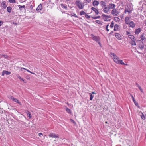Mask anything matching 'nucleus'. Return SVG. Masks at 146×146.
<instances>
[{
  "mask_svg": "<svg viewBox=\"0 0 146 146\" xmlns=\"http://www.w3.org/2000/svg\"><path fill=\"white\" fill-rule=\"evenodd\" d=\"M17 77L19 79H20L21 78V77L20 76H19V75H18V76H17Z\"/></svg>",
  "mask_w": 146,
  "mask_h": 146,
  "instance_id": "53",
  "label": "nucleus"
},
{
  "mask_svg": "<svg viewBox=\"0 0 146 146\" xmlns=\"http://www.w3.org/2000/svg\"><path fill=\"white\" fill-rule=\"evenodd\" d=\"M114 26V22L113 21H112L111 22V24L110 25V27L111 28H113Z\"/></svg>",
  "mask_w": 146,
  "mask_h": 146,
  "instance_id": "39",
  "label": "nucleus"
},
{
  "mask_svg": "<svg viewBox=\"0 0 146 146\" xmlns=\"http://www.w3.org/2000/svg\"><path fill=\"white\" fill-rule=\"evenodd\" d=\"M92 94H96V93H95L94 92H92Z\"/></svg>",
  "mask_w": 146,
  "mask_h": 146,
  "instance_id": "56",
  "label": "nucleus"
},
{
  "mask_svg": "<svg viewBox=\"0 0 146 146\" xmlns=\"http://www.w3.org/2000/svg\"><path fill=\"white\" fill-rule=\"evenodd\" d=\"M129 25V27H131L133 28H134L135 27V24L133 21H131L128 24Z\"/></svg>",
  "mask_w": 146,
  "mask_h": 146,
  "instance_id": "9",
  "label": "nucleus"
},
{
  "mask_svg": "<svg viewBox=\"0 0 146 146\" xmlns=\"http://www.w3.org/2000/svg\"><path fill=\"white\" fill-rule=\"evenodd\" d=\"M136 40H133H133H132V41L131 42H130V43L132 45H136V43L135 42V41Z\"/></svg>",
  "mask_w": 146,
  "mask_h": 146,
  "instance_id": "25",
  "label": "nucleus"
},
{
  "mask_svg": "<svg viewBox=\"0 0 146 146\" xmlns=\"http://www.w3.org/2000/svg\"><path fill=\"white\" fill-rule=\"evenodd\" d=\"M21 7H22V8H23L24 9V10H25V5H23V6H21Z\"/></svg>",
  "mask_w": 146,
  "mask_h": 146,
  "instance_id": "52",
  "label": "nucleus"
},
{
  "mask_svg": "<svg viewBox=\"0 0 146 146\" xmlns=\"http://www.w3.org/2000/svg\"><path fill=\"white\" fill-rule=\"evenodd\" d=\"M75 4L78 8L80 9H83L84 5L83 3L79 1H76L75 2Z\"/></svg>",
  "mask_w": 146,
  "mask_h": 146,
  "instance_id": "1",
  "label": "nucleus"
},
{
  "mask_svg": "<svg viewBox=\"0 0 146 146\" xmlns=\"http://www.w3.org/2000/svg\"><path fill=\"white\" fill-rule=\"evenodd\" d=\"M9 98L11 100H12L13 101L15 102H17L20 105H21V103L20 102H19V100H18L17 99L14 98L13 96H11Z\"/></svg>",
  "mask_w": 146,
  "mask_h": 146,
  "instance_id": "6",
  "label": "nucleus"
},
{
  "mask_svg": "<svg viewBox=\"0 0 146 146\" xmlns=\"http://www.w3.org/2000/svg\"><path fill=\"white\" fill-rule=\"evenodd\" d=\"M11 72H10L4 70L3 71L2 75L4 76V74H6L7 75H8L11 74Z\"/></svg>",
  "mask_w": 146,
  "mask_h": 146,
  "instance_id": "12",
  "label": "nucleus"
},
{
  "mask_svg": "<svg viewBox=\"0 0 146 146\" xmlns=\"http://www.w3.org/2000/svg\"><path fill=\"white\" fill-rule=\"evenodd\" d=\"M119 26L117 24H115L114 26V31H119Z\"/></svg>",
  "mask_w": 146,
  "mask_h": 146,
  "instance_id": "17",
  "label": "nucleus"
},
{
  "mask_svg": "<svg viewBox=\"0 0 146 146\" xmlns=\"http://www.w3.org/2000/svg\"><path fill=\"white\" fill-rule=\"evenodd\" d=\"M141 39L143 41V40L145 39V38L144 37V35H142L141 36Z\"/></svg>",
  "mask_w": 146,
  "mask_h": 146,
  "instance_id": "38",
  "label": "nucleus"
},
{
  "mask_svg": "<svg viewBox=\"0 0 146 146\" xmlns=\"http://www.w3.org/2000/svg\"><path fill=\"white\" fill-rule=\"evenodd\" d=\"M130 96H131V97H132V98H134L133 96L132 95V94H130Z\"/></svg>",
  "mask_w": 146,
  "mask_h": 146,
  "instance_id": "54",
  "label": "nucleus"
},
{
  "mask_svg": "<svg viewBox=\"0 0 146 146\" xmlns=\"http://www.w3.org/2000/svg\"><path fill=\"white\" fill-rule=\"evenodd\" d=\"M130 17H129L127 16L125 17V21L126 24L128 25L129 24V23L130 22Z\"/></svg>",
  "mask_w": 146,
  "mask_h": 146,
  "instance_id": "7",
  "label": "nucleus"
},
{
  "mask_svg": "<svg viewBox=\"0 0 146 146\" xmlns=\"http://www.w3.org/2000/svg\"><path fill=\"white\" fill-rule=\"evenodd\" d=\"M110 56H111V57L112 58L113 57H115L116 56H117L115 55V54L114 53H110Z\"/></svg>",
  "mask_w": 146,
  "mask_h": 146,
  "instance_id": "29",
  "label": "nucleus"
},
{
  "mask_svg": "<svg viewBox=\"0 0 146 146\" xmlns=\"http://www.w3.org/2000/svg\"><path fill=\"white\" fill-rule=\"evenodd\" d=\"M92 10L94 11L96 15H98L99 14V11L97 9L94 7H92Z\"/></svg>",
  "mask_w": 146,
  "mask_h": 146,
  "instance_id": "15",
  "label": "nucleus"
},
{
  "mask_svg": "<svg viewBox=\"0 0 146 146\" xmlns=\"http://www.w3.org/2000/svg\"><path fill=\"white\" fill-rule=\"evenodd\" d=\"M132 99L133 100L134 103V104L136 106H137V107L139 108V105L138 102L136 101L135 100V99L134 98H132Z\"/></svg>",
  "mask_w": 146,
  "mask_h": 146,
  "instance_id": "19",
  "label": "nucleus"
},
{
  "mask_svg": "<svg viewBox=\"0 0 146 146\" xmlns=\"http://www.w3.org/2000/svg\"><path fill=\"white\" fill-rule=\"evenodd\" d=\"M22 69H25L27 71H28V72H29L30 73H31H31H33V72H31L29 70H28V69H25V68H21V70Z\"/></svg>",
  "mask_w": 146,
  "mask_h": 146,
  "instance_id": "37",
  "label": "nucleus"
},
{
  "mask_svg": "<svg viewBox=\"0 0 146 146\" xmlns=\"http://www.w3.org/2000/svg\"><path fill=\"white\" fill-rule=\"evenodd\" d=\"M102 16L103 17V19L105 21H106V20L110 18L111 17L110 16L106 15L105 14L102 15Z\"/></svg>",
  "mask_w": 146,
  "mask_h": 146,
  "instance_id": "11",
  "label": "nucleus"
},
{
  "mask_svg": "<svg viewBox=\"0 0 146 146\" xmlns=\"http://www.w3.org/2000/svg\"><path fill=\"white\" fill-rule=\"evenodd\" d=\"M109 10L110 9L108 7H105L104 9V11L105 13H107L109 11Z\"/></svg>",
  "mask_w": 146,
  "mask_h": 146,
  "instance_id": "24",
  "label": "nucleus"
},
{
  "mask_svg": "<svg viewBox=\"0 0 146 146\" xmlns=\"http://www.w3.org/2000/svg\"><path fill=\"white\" fill-rule=\"evenodd\" d=\"M89 94L90 95V100L91 101L92 100L94 96H93L91 93H89Z\"/></svg>",
  "mask_w": 146,
  "mask_h": 146,
  "instance_id": "30",
  "label": "nucleus"
},
{
  "mask_svg": "<svg viewBox=\"0 0 146 146\" xmlns=\"http://www.w3.org/2000/svg\"><path fill=\"white\" fill-rule=\"evenodd\" d=\"M118 64H120L121 65H123L124 64H125V63H124L123 62L122 60H119V63H118Z\"/></svg>",
  "mask_w": 146,
  "mask_h": 146,
  "instance_id": "32",
  "label": "nucleus"
},
{
  "mask_svg": "<svg viewBox=\"0 0 146 146\" xmlns=\"http://www.w3.org/2000/svg\"><path fill=\"white\" fill-rule=\"evenodd\" d=\"M66 112L70 114H71V110L70 109L68 108L67 107H66Z\"/></svg>",
  "mask_w": 146,
  "mask_h": 146,
  "instance_id": "28",
  "label": "nucleus"
},
{
  "mask_svg": "<svg viewBox=\"0 0 146 146\" xmlns=\"http://www.w3.org/2000/svg\"><path fill=\"white\" fill-rule=\"evenodd\" d=\"M130 34V32L128 31H126V34L127 35H128Z\"/></svg>",
  "mask_w": 146,
  "mask_h": 146,
  "instance_id": "47",
  "label": "nucleus"
},
{
  "mask_svg": "<svg viewBox=\"0 0 146 146\" xmlns=\"http://www.w3.org/2000/svg\"><path fill=\"white\" fill-rule=\"evenodd\" d=\"M25 113L28 115V117L29 118H31L32 117V116L31 114V113L29 111L27 110L25 111Z\"/></svg>",
  "mask_w": 146,
  "mask_h": 146,
  "instance_id": "20",
  "label": "nucleus"
},
{
  "mask_svg": "<svg viewBox=\"0 0 146 146\" xmlns=\"http://www.w3.org/2000/svg\"><path fill=\"white\" fill-rule=\"evenodd\" d=\"M139 89H140V91L142 92H143V89L141 88V87H140L139 88Z\"/></svg>",
  "mask_w": 146,
  "mask_h": 146,
  "instance_id": "50",
  "label": "nucleus"
},
{
  "mask_svg": "<svg viewBox=\"0 0 146 146\" xmlns=\"http://www.w3.org/2000/svg\"><path fill=\"white\" fill-rule=\"evenodd\" d=\"M91 36L92 37V39L96 42L100 41V38L98 36H95L93 34L91 35Z\"/></svg>",
  "mask_w": 146,
  "mask_h": 146,
  "instance_id": "3",
  "label": "nucleus"
},
{
  "mask_svg": "<svg viewBox=\"0 0 146 146\" xmlns=\"http://www.w3.org/2000/svg\"><path fill=\"white\" fill-rule=\"evenodd\" d=\"M42 9V5L41 4H40L36 9V10H41Z\"/></svg>",
  "mask_w": 146,
  "mask_h": 146,
  "instance_id": "22",
  "label": "nucleus"
},
{
  "mask_svg": "<svg viewBox=\"0 0 146 146\" xmlns=\"http://www.w3.org/2000/svg\"><path fill=\"white\" fill-rule=\"evenodd\" d=\"M145 23L146 25V20L145 21Z\"/></svg>",
  "mask_w": 146,
  "mask_h": 146,
  "instance_id": "57",
  "label": "nucleus"
},
{
  "mask_svg": "<svg viewBox=\"0 0 146 146\" xmlns=\"http://www.w3.org/2000/svg\"><path fill=\"white\" fill-rule=\"evenodd\" d=\"M133 8L131 5H128L125 8L124 12L125 13L126 12H128L129 13H131L133 11Z\"/></svg>",
  "mask_w": 146,
  "mask_h": 146,
  "instance_id": "2",
  "label": "nucleus"
},
{
  "mask_svg": "<svg viewBox=\"0 0 146 146\" xmlns=\"http://www.w3.org/2000/svg\"><path fill=\"white\" fill-rule=\"evenodd\" d=\"M71 15L73 16L74 17L76 18H78V16L76 15L74 13H72L71 14Z\"/></svg>",
  "mask_w": 146,
  "mask_h": 146,
  "instance_id": "36",
  "label": "nucleus"
},
{
  "mask_svg": "<svg viewBox=\"0 0 146 146\" xmlns=\"http://www.w3.org/2000/svg\"><path fill=\"white\" fill-rule=\"evenodd\" d=\"M137 87H138L139 88L141 87L139 85H138Z\"/></svg>",
  "mask_w": 146,
  "mask_h": 146,
  "instance_id": "59",
  "label": "nucleus"
},
{
  "mask_svg": "<svg viewBox=\"0 0 146 146\" xmlns=\"http://www.w3.org/2000/svg\"><path fill=\"white\" fill-rule=\"evenodd\" d=\"M139 47L141 49H143L144 48V45L143 43L142 42L139 44Z\"/></svg>",
  "mask_w": 146,
  "mask_h": 146,
  "instance_id": "21",
  "label": "nucleus"
},
{
  "mask_svg": "<svg viewBox=\"0 0 146 146\" xmlns=\"http://www.w3.org/2000/svg\"><path fill=\"white\" fill-rule=\"evenodd\" d=\"M21 80L23 81L25 83H26L27 82L26 80H25L23 79V78L22 79V80Z\"/></svg>",
  "mask_w": 146,
  "mask_h": 146,
  "instance_id": "48",
  "label": "nucleus"
},
{
  "mask_svg": "<svg viewBox=\"0 0 146 146\" xmlns=\"http://www.w3.org/2000/svg\"><path fill=\"white\" fill-rule=\"evenodd\" d=\"M9 2L11 3H16V1L15 0H9Z\"/></svg>",
  "mask_w": 146,
  "mask_h": 146,
  "instance_id": "33",
  "label": "nucleus"
},
{
  "mask_svg": "<svg viewBox=\"0 0 146 146\" xmlns=\"http://www.w3.org/2000/svg\"><path fill=\"white\" fill-rule=\"evenodd\" d=\"M99 4V2L97 1H94L92 3L94 7L97 6Z\"/></svg>",
  "mask_w": 146,
  "mask_h": 146,
  "instance_id": "14",
  "label": "nucleus"
},
{
  "mask_svg": "<svg viewBox=\"0 0 146 146\" xmlns=\"http://www.w3.org/2000/svg\"><path fill=\"white\" fill-rule=\"evenodd\" d=\"M5 3H6L5 1H3L1 3V5L2 6H3V9H5L7 7V6L6 5Z\"/></svg>",
  "mask_w": 146,
  "mask_h": 146,
  "instance_id": "18",
  "label": "nucleus"
},
{
  "mask_svg": "<svg viewBox=\"0 0 146 146\" xmlns=\"http://www.w3.org/2000/svg\"><path fill=\"white\" fill-rule=\"evenodd\" d=\"M49 136L52 138H58L59 136L58 135H56L53 133H50L49 134Z\"/></svg>",
  "mask_w": 146,
  "mask_h": 146,
  "instance_id": "10",
  "label": "nucleus"
},
{
  "mask_svg": "<svg viewBox=\"0 0 146 146\" xmlns=\"http://www.w3.org/2000/svg\"><path fill=\"white\" fill-rule=\"evenodd\" d=\"M112 58L113 59L114 61L117 64L119 63V57L116 56L115 57H113Z\"/></svg>",
  "mask_w": 146,
  "mask_h": 146,
  "instance_id": "8",
  "label": "nucleus"
},
{
  "mask_svg": "<svg viewBox=\"0 0 146 146\" xmlns=\"http://www.w3.org/2000/svg\"><path fill=\"white\" fill-rule=\"evenodd\" d=\"M3 56L5 58H7L8 57V56L7 55H3Z\"/></svg>",
  "mask_w": 146,
  "mask_h": 146,
  "instance_id": "46",
  "label": "nucleus"
},
{
  "mask_svg": "<svg viewBox=\"0 0 146 146\" xmlns=\"http://www.w3.org/2000/svg\"><path fill=\"white\" fill-rule=\"evenodd\" d=\"M136 84L137 86H138L139 85V84L137 83H136Z\"/></svg>",
  "mask_w": 146,
  "mask_h": 146,
  "instance_id": "60",
  "label": "nucleus"
},
{
  "mask_svg": "<svg viewBox=\"0 0 146 146\" xmlns=\"http://www.w3.org/2000/svg\"><path fill=\"white\" fill-rule=\"evenodd\" d=\"M109 25L108 24V25L106 27V29L107 31H109V29H108V27L109 26Z\"/></svg>",
  "mask_w": 146,
  "mask_h": 146,
  "instance_id": "45",
  "label": "nucleus"
},
{
  "mask_svg": "<svg viewBox=\"0 0 146 146\" xmlns=\"http://www.w3.org/2000/svg\"><path fill=\"white\" fill-rule=\"evenodd\" d=\"M115 21H118L119 20V19L117 17H114Z\"/></svg>",
  "mask_w": 146,
  "mask_h": 146,
  "instance_id": "34",
  "label": "nucleus"
},
{
  "mask_svg": "<svg viewBox=\"0 0 146 146\" xmlns=\"http://www.w3.org/2000/svg\"><path fill=\"white\" fill-rule=\"evenodd\" d=\"M1 21L0 22V26H1Z\"/></svg>",
  "mask_w": 146,
  "mask_h": 146,
  "instance_id": "63",
  "label": "nucleus"
},
{
  "mask_svg": "<svg viewBox=\"0 0 146 146\" xmlns=\"http://www.w3.org/2000/svg\"><path fill=\"white\" fill-rule=\"evenodd\" d=\"M100 16H97L96 17H92V18L94 19H96L98 18H100Z\"/></svg>",
  "mask_w": 146,
  "mask_h": 146,
  "instance_id": "43",
  "label": "nucleus"
},
{
  "mask_svg": "<svg viewBox=\"0 0 146 146\" xmlns=\"http://www.w3.org/2000/svg\"><path fill=\"white\" fill-rule=\"evenodd\" d=\"M97 42L98 43L100 46L101 47V44L100 43V41H98V42Z\"/></svg>",
  "mask_w": 146,
  "mask_h": 146,
  "instance_id": "49",
  "label": "nucleus"
},
{
  "mask_svg": "<svg viewBox=\"0 0 146 146\" xmlns=\"http://www.w3.org/2000/svg\"><path fill=\"white\" fill-rule=\"evenodd\" d=\"M98 24H100L101 25H102V23H101V22L98 20H96L95 21Z\"/></svg>",
  "mask_w": 146,
  "mask_h": 146,
  "instance_id": "35",
  "label": "nucleus"
},
{
  "mask_svg": "<svg viewBox=\"0 0 146 146\" xmlns=\"http://www.w3.org/2000/svg\"><path fill=\"white\" fill-rule=\"evenodd\" d=\"M86 14V13L84 11H81L80 12V15H85Z\"/></svg>",
  "mask_w": 146,
  "mask_h": 146,
  "instance_id": "31",
  "label": "nucleus"
},
{
  "mask_svg": "<svg viewBox=\"0 0 146 146\" xmlns=\"http://www.w3.org/2000/svg\"><path fill=\"white\" fill-rule=\"evenodd\" d=\"M111 13L113 16H117L119 13L117 11L116 9L114 8L112 10Z\"/></svg>",
  "mask_w": 146,
  "mask_h": 146,
  "instance_id": "4",
  "label": "nucleus"
},
{
  "mask_svg": "<svg viewBox=\"0 0 146 146\" xmlns=\"http://www.w3.org/2000/svg\"><path fill=\"white\" fill-rule=\"evenodd\" d=\"M116 146H121V145H116Z\"/></svg>",
  "mask_w": 146,
  "mask_h": 146,
  "instance_id": "64",
  "label": "nucleus"
},
{
  "mask_svg": "<svg viewBox=\"0 0 146 146\" xmlns=\"http://www.w3.org/2000/svg\"><path fill=\"white\" fill-rule=\"evenodd\" d=\"M18 6L19 7L20 10L21 11L23 10V8L22 7H22L21 5H18Z\"/></svg>",
  "mask_w": 146,
  "mask_h": 146,
  "instance_id": "42",
  "label": "nucleus"
},
{
  "mask_svg": "<svg viewBox=\"0 0 146 146\" xmlns=\"http://www.w3.org/2000/svg\"><path fill=\"white\" fill-rule=\"evenodd\" d=\"M100 4L101 5L105 7L106 5V3L103 1H101L100 2Z\"/></svg>",
  "mask_w": 146,
  "mask_h": 146,
  "instance_id": "26",
  "label": "nucleus"
},
{
  "mask_svg": "<svg viewBox=\"0 0 146 146\" xmlns=\"http://www.w3.org/2000/svg\"><path fill=\"white\" fill-rule=\"evenodd\" d=\"M61 6L62 7V8H64V9H66L67 8L66 6H65L63 4H61Z\"/></svg>",
  "mask_w": 146,
  "mask_h": 146,
  "instance_id": "44",
  "label": "nucleus"
},
{
  "mask_svg": "<svg viewBox=\"0 0 146 146\" xmlns=\"http://www.w3.org/2000/svg\"><path fill=\"white\" fill-rule=\"evenodd\" d=\"M38 135L39 136L41 137V136H42L43 135L41 133H40L38 134Z\"/></svg>",
  "mask_w": 146,
  "mask_h": 146,
  "instance_id": "51",
  "label": "nucleus"
},
{
  "mask_svg": "<svg viewBox=\"0 0 146 146\" xmlns=\"http://www.w3.org/2000/svg\"><path fill=\"white\" fill-rule=\"evenodd\" d=\"M124 65H127V66L128 65V64H124Z\"/></svg>",
  "mask_w": 146,
  "mask_h": 146,
  "instance_id": "62",
  "label": "nucleus"
},
{
  "mask_svg": "<svg viewBox=\"0 0 146 146\" xmlns=\"http://www.w3.org/2000/svg\"><path fill=\"white\" fill-rule=\"evenodd\" d=\"M137 52L139 54H140V53H141L140 52H139L138 51H137Z\"/></svg>",
  "mask_w": 146,
  "mask_h": 146,
  "instance_id": "61",
  "label": "nucleus"
},
{
  "mask_svg": "<svg viewBox=\"0 0 146 146\" xmlns=\"http://www.w3.org/2000/svg\"><path fill=\"white\" fill-rule=\"evenodd\" d=\"M113 33V31H111L110 32V34H112V33Z\"/></svg>",
  "mask_w": 146,
  "mask_h": 146,
  "instance_id": "55",
  "label": "nucleus"
},
{
  "mask_svg": "<svg viewBox=\"0 0 146 146\" xmlns=\"http://www.w3.org/2000/svg\"><path fill=\"white\" fill-rule=\"evenodd\" d=\"M115 36L116 38L119 40H121L123 38L121 35L118 33H116L115 34Z\"/></svg>",
  "mask_w": 146,
  "mask_h": 146,
  "instance_id": "5",
  "label": "nucleus"
},
{
  "mask_svg": "<svg viewBox=\"0 0 146 146\" xmlns=\"http://www.w3.org/2000/svg\"><path fill=\"white\" fill-rule=\"evenodd\" d=\"M137 87H138L139 88L141 87L139 85H138Z\"/></svg>",
  "mask_w": 146,
  "mask_h": 146,
  "instance_id": "58",
  "label": "nucleus"
},
{
  "mask_svg": "<svg viewBox=\"0 0 146 146\" xmlns=\"http://www.w3.org/2000/svg\"><path fill=\"white\" fill-rule=\"evenodd\" d=\"M142 115L141 116V118L143 119L144 120L145 119V117L143 113H142Z\"/></svg>",
  "mask_w": 146,
  "mask_h": 146,
  "instance_id": "40",
  "label": "nucleus"
},
{
  "mask_svg": "<svg viewBox=\"0 0 146 146\" xmlns=\"http://www.w3.org/2000/svg\"><path fill=\"white\" fill-rule=\"evenodd\" d=\"M115 7V5L114 4L111 3L108 5V7L109 9L114 8Z\"/></svg>",
  "mask_w": 146,
  "mask_h": 146,
  "instance_id": "13",
  "label": "nucleus"
},
{
  "mask_svg": "<svg viewBox=\"0 0 146 146\" xmlns=\"http://www.w3.org/2000/svg\"><path fill=\"white\" fill-rule=\"evenodd\" d=\"M141 31V29L139 28L138 29H136L135 30V33L136 35L138 34Z\"/></svg>",
  "mask_w": 146,
  "mask_h": 146,
  "instance_id": "16",
  "label": "nucleus"
},
{
  "mask_svg": "<svg viewBox=\"0 0 146 146\" xmlns=\"http://www.w3.org/2000/svg\"><path fill=\"white\" fill-rule=\"evenodd\" d=\"M128 37L129 38L131 39L132 40H133H133L135 39L134 36L132 35H129Z\"/></svg>",
  "mask_w": 146,
  "mask_h": 146,
  "instance_id": "23",
  "label": "nucleus"
},
{
  "mask_svg": "<svg viewBox=\"0 0 146 146\" xmlns=\"http://www.w3.org/2000/svg\"><path fill=\"white\" fill-rule=\"evenodd\" d=\"M85 17L87 19H89L90 18V16L88 15L87 14H86L85 15Z\"/></svg>",
  "mask_w": 146,
  "mask_h": 146,
  "instance_id": "41",
  "label": "nucleus"
},
{
  "mask_svg": "<svg viewBox=\"0 0 146 146\" xmlns=\"http://www.w3.org/2000/svg\"><path fill=\"white\" fill-rule=\"evenodd\" d=\"M12 8L10 6L8 7L7 8V10L9 13H10L11 12Z\"/></svg>",
  "mask_w": 146,
  "mask_h": 146,
  "instance_id": "27",
  "label": "nucleus"
}]
</instances>
